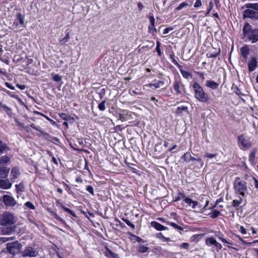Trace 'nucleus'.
<instances>
[{"label": "nucleus", "instance_id": "nucleus-1", "mask_svg": "<svg viewBox=\"0 0 258 258\" xmlns=\"http://www.w3.org/2000/svg\"><path fill=\"white\" fill-rule=\"evenodd\" d=\"M233 188L234 193L244 197L248 191V186L246 182L242 180L240 177H237L233 183Z\"/></svg>", "mask_w": 258, "mask_h": 258}, {"label": "nucleus", "instance_id": "nucleus-2", "mask_svg": "<svg viewBox=\"0 0 258 258\" xmlns=\"http://www.w3.org/2000/svg\"><path fill=\"white\" fill-rule=\"evenodd\" d=\"M194 91L195 97L199 101L203 103H208L210 100V97L203 88L197 82H195L192 85Z\"/></svg>", "mask_w": 258, "mask_h": 258}, {"label": "nucleus", "instance_id": "nucleus-3", "mask_svg": "<svg viewBox=\"0 0 258 258\" xmlns=\"http://www.w3.org/2000/svg\"><path fill=\"white\" fill-rule=\"evenodd\" d=\"M243 33L252 43L258 41V29H251V26L248 23L244 25Z\"/></svg>", "mask_w": 258, "mask_h": 258}, {"label": "nucleus", "instance_id": "nucleus-4", "mask_svg": "<svg viewBox=\"0 0 258 258\" xmlns=\"http://www.w3.org/2000/svg\"><path fill=\"white\" fill-rule=\"evenodd\" d=\"M15 223L14 215L9 212L4 213L0 218V224L2 226H10Z\"/></svg>", "mask_w": 258, "mask_h": 258}, {"label": "nucleus", "instance_id": "nucleus-5", "mask_svg": "<svg viewBox=\"0 0 258 258\" xmlns=\"http://www.w3.org/2000/svg\"><path fill=\"white\" fill-rule=\"evenodd\" d=\"M22 248V244L18 241L7 244V248L8 251L12 254L20 253Z\"/></svg>", "mask_w": 258, "mask_h": 258}, {"label": "nucleus", "instance_id": "nucleus-6", "mask_svg": "<svg viewBox=\"0 0 258 258\" xmlns=\"http://www.w3.org/2000/svg\"><path fill=\"white\" fill-rule=\"evenodd\" d=\"M21 254L23 257H35L38 255V251L35 247L28 246L21 251Z\"/></svg>", "mask_w": 258, "mask_h": 258}, {"label": "nucleus", "instance_id": "nucleus-7", "mask_svg": "<svg viewBox=\"0 0 258 258\" xmlns=\"http://www.w3.org/2000/svg\"><path fill=\"white\" fill-rule=\"evenodd\" d=\"M238 144L241 149L243 150L248 149L251 146V142L243 135L238 136Z\"/></svg>", "mask_w": 258, "mask_h": 258}, {"label": "nucleus", "instance_id": "nucleus-8", "mask_svg": "<svg viewBox=\"0 0 258 258\" xmlns=\"http://www.w3.org/2000/svg\"><path fill=\"white\" fill-rule=\"evenodd\" d=\"M206 244L208 246L214 245L216 247V250L219 252L222 248V245L218 242L216 239L213 237H210L206 239Z\"/></svg>", "mask_w": 258, "mask_h": 258}, {"label": "nucleus", "instance_id": "nucleus-9", "mask_svg": "<svg viewBox=\"0 0 258 258\" xmlns=\"http://www.w3.org/2000/svg\"><path fill=\"white\" fill-rule=\"evenodd\" d=\"M244 18H248L252 20L258 19V12L251 9L247 8L243 12Z\"/></svg>", "mask_w": 258, "mask_h": 258}, {"label": "nucleus", "instance_id": "nucleus-10", "mask_svg": "<svg viewBox=\"0 0 258 258\" xmlns=\"http://www.w3.org/2000/svg\"><path fill=\"white\" fill-rule=\"evenodd\" d=\"M3 201L5 205L7 206L13 207L17 204V202L14 198L7 195L3 196Z\"/></svg>", "mask_w": 258, "mask_h": 258}, {"label": "nucleus", "instance_id": "nucleus-11", "mask_svg": "<svg viewBox=\"0 0 258 258\" xmlns=\"http://www.w3.org/2000/svg\"><path fill=\"white\" fill-rule=\"evenodd\" d=\"M13 183L10 179L7 178H0V188L3 189H10L12 186Z\"/></svg>", "mask_w": 258, "mask_h": 258}, {"label": "nucleus", "instance_id": "nucleus-12", "mask_svg": "<svg viewBox=\"0 0 258 258\" xmlns=\"http://www.w3.org/2000/svg\"><path fill=\"white\" fill-rule=\"evenodd\" d=\"M10 169L6 166H0V178H6L8 177Z\"/></svg>", "mask_w": 258, "mask_h": 258}, {"label": "nucleus", "instance_id": "nucleus-13", "mask_svg": "<svg viewBox=\"0 0 258 258\" xmlns=\"http://www.w3.org/2000/svg\"><path fill=\"white\" fill-rule=\"evenodd\" d=\"M248 70L250 72L253 71L257 67V60L255 57H252L248 63Z\"/></svg>", "mask_w": 258, "mask_h": 258}, {"label": "nucleus", "instance_id": "nucleus-14", "mask_svg": "<svg viewBox=\"0 0 258 258\" xmlns=\"http://www.w3.org/2000/svg\"><path fill=\"white\" fill-rule=\"evenodd\" d=\"M20 175L19 169L17 167H14L12 169L11 172V179H15L17 178Z\"/></svg>", "mask_w": 258, "mask_h": 258}, {"label": "nucleus", "instance_id": "nucleus-15", "mask_svg": "<svg viewBox=\"0 0 258 258\" xmlns=\"http://www.w3.org/2000/svg\"><path fill=\"white\" fill-rule=\"evenodd\" d=\"M184 202L185 203L187 204L189 207H191L193 209L195 208L198 205V202L193 201L189 198H185Z\"/></svg>", "mask_w": 258, "mask_h": 258}, {"label": "nucleus", "instance_id": "nucleus-16", "mask_svg": "<svg viewBox=\"0 0 258 258\" xmlns=\"http://www.w3.org/2000/svg\"><path fill=\"white\" fill-rule=\"evenodd\" d=\"M151 225L152 227H154L156 230L159 231H162L167 229V227L162 225L156 221L152 222Z\"/></svg>", "mask_w": 258, "mask_h": 258}, {"label": "nucleus", "instance_id": "nucleus-17", "mask_svg": "<svg viewBox=\"0 0 258 258\" xmlns=\"http://www.w3.org/2000/svg\"><path fill=\"white\" fill-rule=\"evenodd\" d=\"M241 55L245 58L247 59L249 54V49L247 45L242 47L240 49Z\"/></svg>", "mask_w": 258, "mask_h": 258}, {"label": "nucleus", "instance_id": "nucleus-18", "mask_svg": "<svg viewBox=\"0 0 258 258\" xmlns=\"http://www.w3.org/2000/svg\"><path fill=\"white\" fill-rule=\"evenodd\" d=\"M206 86L207 87L214 90L217 89L218 87V84L216 82L211 80L207 81L206 83Z\"/></svg>", "mask_w": 258, "mask_h": 258}, {"label": "nucleus", "instance_id": "nucleus-19", "mask_svg": "<svg viewBox=\"0 0 258 258\" xmlns=\"http://www.w3.org/2000/svg\"><path fill=\"white\" fill-rule=\"evenodd\" d=\"M10 160V159L8 157L6 156H2L0 159V166H6Z\"/></svg>", "mask_w": 258, "mask_h": 258}, {"label": "nucleus", "instance_id": "nucleus-20", "mask_svg": "<svg viewBox=\"0 0 258 258\" xmlns=\"http://www.w3.org/2000/svg\"><path fill=\"white\" fill-rule=\"evenodd\" d=\"M243 199L241 197H239L238 199L234 200L232 202V205L235 208H238L242 203Z\"/></svg>", "mask_w": 258, "mask_h": 258}, {"label": "nucleus", "instance_id": "nucleus-21", "mask_svg": "<svg viewBox=\"0 0 258 258\" xmlns=\"http://www.w3.org/2000/svg\"><path fill=\"white\" fill-rule=\"evenodd\" d=\"M256 153V149H254L249 154V161L252 164H254Z\"/></svg>", "mask_w": 258, "mask_h": 258}, {"label": "nucleus", "instance_id": "nucleus-22", "mask_svg": "<svg viewBox=\"0 0 258 258\" xmlns=\"http://www.w3.org/2000/svg\"><path fill=\"white\" fill-rule=\"evenodd\" d=\"M164 85V82L161 81H158L156 83H150L147 85L146 86L154 87L156 88H160L161 86Z\"/></svg>", "mask_w": 258, "mask_h": 258}, {"label": "nucleus", "instance_id": "nucleus-23", "mask_svg": "<svg viewBox=\"0 0 258 258\" xmlns=\"http://www.w3.org/2000/svg\"><path fill=\"white\" fill-rule=\"evenodd\" d=\"M183 111L188 112V107L185 106H179L176 109V113L178 114H181Z\"/></svg>", "mask_w": 258, "mask_h": 258}, {"label": "nucleus", "instance_id": "nucleus-24", "mask_svg": "<svg viewBox=\"0 0 258 258\" xmlns=\"http://www.w3.org/2000/svg\"><path fill=\"white\" fill-rule=\"evenodd\" d=\"M15 186L17 193L24 191L25 186L23 182L20 183L19 184H16Z\"/></svg>", "mask_w": 258, "mask_h": 258}, {"label": "nucleus", "instance_id": "nucleus-25", "mask_svg": "<svg viewBox=\"0 0 258 258\" xmlns=\"http://www.w3.org/2000/svg\"><path fill=\"white\" fill-rule=\"evenodd\" d=\"M181 85V83L179 82H176L173 86L174 90L176 91V93L180 94L181 91L180 90V87Z\"/></svg>", "mask_w": 258, "mask_h": 258}, {"label": "nucleus", "instance_id": "nucleus-26", "mask_svg": "<svg viewBox=\"0 0 258 258\" xmlns=\"http://www.w3.org/2000/svg\"><path fill=\"white\" fill-rule=\"evenodd\" d=\"M181 159L184 161L189 162L191 161V156L189 152H186L181 157Z\"/></svg>", "mask_w": 258, "mask_h": 258}, {"label": "nucleus", "instance_id": "nucleus-27", "mask_svg": "<svg viewBox=\"0 0 258 258\" xmlns=\"http://www.w3.org/2000/svg\"><path fill=\"white\" fill-rule=\"evenodd\" d=\"M246 7L247 8L251 9L254 11L258 10V3L247 4L246 5Z\"/></svg>", "mask_w": 258, "mask_h": 258}, {"label": "nucleus", "instance_id": "nucleus-28", "mask_svg": "<svg viewBox=\"0 0 258 258\" xmlns=\"http://www.w3.org/2000/svg\"><path fill=\"white\" fill-rule=\"evenodd\" d=\"M148 250L149 247L143 245H140L138 248V251L141 253L147 252Z\"/></svg>", "mask_w": 258, "mask_h": 258}, {"label": "nucleus", "instance_id": "nucleus-29", "mask_svg": "<svg viewBox=\"0 0 258 258\" xmlns=\"http://www.w3.org/2000/svg\"><path fill=\"white\" fill-rule=\"evenodd\" d=\"M8 149V147L6 144L4 143L3 141L0 140V153H3L6 150Z\"/></svg>", "mask_w": 258, "mask_h": 258}, {"label": "nucleus", "instance_id": "nucleus-30", "mask_svg": "<svg viewBox=\"0 0 258 258\" xmlns=\"http://www.w3.org/2000/svg\"><path fill=\"white\" fill-rule=\"evenodd\" d=\"M191 5H192V3H190V5H189L187 2H184L181 3L179 5V6L176 8V10L179 11L186 6H191Z\"/></svg>", "mask_w": 258, "mask_h": 258}, {"label": "nucleus", "instance_id": "nucleus-31", "mask_svg": "<svg viewBox=\"0 0 258 258\" xmlns=\"http://www.w3.org/2000/svg\"><path fill=\"white\" fill-rule=\"evenodd\" d=\"M17 18L18 20L19 23L23 25L24 23V17L20 13H18L17 15Z\"/></svg>", "mask_w": 258, "mask_h": 258}, {"label": "nucleus", "instance_id": "nucleus-32", "mask_svg": "<svg viewBox=\"0 0 258 258\" xmlns=\"http://www.w3.org/2000/svg\"><path fill=\"white\" fill-rule=\"evenodd\" d=\"M70 34H69V33H68L66 34V36L60 40L59 42L61 44H63L65 43L68 42L69 40H70Z\"/></svg>", "mask_w": 258, "mask_h": 258}, {"label": "nucleus", "instance_id": "nucleus-33", "mask_svg": "<svg viewBox=\"0 0 258 258\" xmlns=\"http://www.w3.org/2000/svg\"><path fill=\"white\" fill-rule=\"evenodd\" d=\"M220 214V213L219 211L217 210H213L210 214V216L213 218H215L218 217Z\"/></svg>", "mask_w": 258, "mask_h": 258}, {"label": "nucleus", "instance_id": "nucleus-34", "mask_svg": "<svg viewBox=\"0 0 258 258\" xmlns=\"http://www.w3.org/2000/svg\"><path fill=\"white\" fill-rule=\"evenodd\" d=\"M180 72L182 76L186 79H188L191 76V74L189 73L188 72L181 70H180Z\"/></svg>", "mask_w": 258, "mask_h": 258}, {"label": "nucleus", "instance_id": "nucleus-35", "mask_svg": "<svg viewBox=\"0 0 258 258\" xmlns=\"http://www.w3.org/2000/svg\"><path fill=\"white\" fill-rule=\"evenodd\" d=\"M105 101H103L101 103H100L98 105V108L100 111H104L105 110Z\"/></svg>", "mask_w": 258, "mask_h": 258}, {"label": "nucleus", "instance_id": "nucleus-36", "mask_svg": "<svg viewBox=\"0 0 258 258\" xmlns=\"http://www.w3.org/2000/svg\"><path fill=\"white\" fill-rule=\"evenodd\" d=\"M220 52V50H219L218 52H215V53H212V52H209L207 53V56L208 57H216L219 54Z\"/></svg>", "mask_w": 258, "mask_h": 258}, {"label": "nucleus", "instance_id": "nucleus-37", "mask_svg": "<svg viewBox=\"0 0 258 258\" xmlns=\"http://www.w3.org/2000/svg\"><path fill=\"white\" fill-rule=\"evenodd\" d=\"M122 220L127 224V225L131 227L133 229H135V225L132 222H131L128 219L122 218Z\"/></svg>", "mask_w": 258, "mask_h": 258}, {"label": "nucleus", "instance_id": "nucleus-38", "mask_svg": "<svg viewBox=\"0 0 258 258\" xmlns=\"http://www.w3.org/2000/svg\"><path fill=\"white\" fill-rule=\"evenodd\" d=\"M62 209L66 211V212H68L69 213H70V214H71L72 216H73L74 217H76V214H75V213L72 211L71 209L64 207V206H61Z\"/></svg>", "mask_w": 258, "mask_h": 258}, {"label": "nucleus", "instance_id": "nucleus-39", "mask_svg": "<svg viewBox=\"0 0 258 258\" xmlns=\"http://www.w3.org/2000/svg\"><path fill=\"white\" fill-rule=\"evenodd\" d=\"M25 205L27 207V208L32 210H34L35 208L34 205L30 202H27Z\"/></svg>", "mask_w": 258, "mask_h": 258}, {"label": "nucleus", "instance_id": "nucleus-40", "mask_svg": "<svg viewBox=\"0 0 258 258\" xmlns=\"http://www.w3.org/2000/svg\"><path fill=\"white\" fill-rule=\"evenodd\" d=\"M113 253V252L110 250L108 248H106V250L104 252L105 256L108 258H111Z\"/></svg>", "mask_w": 258, "mask_h": 258}, {"label": "nucleus", "instance_id": "nucleus-41", "mask_svg": "<svg viewBox=\"0 0 258 258\" xmlns=\"http://www.w3.org/2000/svg\"><path fill=\"white\" fill-rule=\"evenodd\" d=\"M169 225L172 226L175 229H177L179 230H183V228L181 226L177 225L176 224L174 223L171 222L169 223Z\"/></svg>", "mask_w": 258, "mask_h": 258}, {"label": "nucleus", "instance_id": "nucleus-42", "mask_svg": "<svg viewBox=\"0 0 258 258\" xmlns=\"http://www.w3.org/2000/svg\"><path fill=\"white\" fill-rule=\"evenodd\" d=\"M53 79L55 82H60L62 80L61 77L58 74L54 75Z\"/></svg>", "mask_w": 258, "mask_h": 258}, {"label": "nucleus", "instance_id": "nucleus-43", "mask_svg": "<svg viewBox=\"0 0 258 258\" xmlns=\"http://www.w3.org/2000/svg\"><path fill=\"white\" fill-rule=\"evenodd\" d=\"M213 2L212 1H210L209 3V4L208 9L207 12L206 14V15H207L208 14H209L210 13L211 11L213 9Z\"/></svg>", "mask_w": 258, "mask_h": 258}, {"label": "nucleus", "instance_id": "nucleus-44", "mask_svg": "<svg viewBox=\"0 0 258 258\" xmlns=\"http://www.w3.org/2000/svg\"><path fill=\"white\" fill-rule=\"evenodd\" d=\"M202 6V2L201 0H196V2L194 5V7L198 8Z\"/></svg>", "mask_w": 258, "mask_h": 258}, {"label": "nucleus", "instance_id": "nucleus-45", "mask_svg": "<svg viewBox=\"0 0 258 258\" xmlns=\"http://www.w3.org/2000/svg\"><path fill=\"white\" fill-rule=\"evenodd\" d=\"M86 190L89 192H90L91 195H94V189L92 186L88 185L86 187Z\"/></svg>", "mask_w": 258, "mask_h": 258}, {"label": "nucleus", "instance_id": "nucleus-46", "mask_svg": "<svg viewBox=\"0 0 258 258\" xmlns=\"http://www.w3.org/2000/svg\"><path fill=\"white\" fill-rule=\"evenodd\" d=\"M217 156V154H210L209 153H206L205 154H204V157H206V158H215Z\"/></svg>", "mask_w": 258, "mask_h": 258}, {"label": "nucleus", "instance_id": "nucleus-47", "mask_svg": "<svg viewBox=\"0 0 258 258\" xmlns=\"http://www.w3.org/2000/svg\"><path fill=\"white\" fill-rule=\"evenodd\" d=\"M13 239V237H1L0 240L2 242H6Z\"/></svg>", "mask_w": 258, "mask_h": 258}, {"label": "nucleus", "instance_id": "nucleus-48", "mask_svg": "<svg viewBox=\"0 0 258 258\" xmlns=\"http://www.w3.org/2000/svg\"><path fill=\"white\" fill-rule=\"evenodd\" d=\"M149 31L151 33H153L154 32L156 31V29L155 28V25H150L148 27Z\"/></svg>", "mask_w": 258, "mask_h": 258}, {"label": "nucleus", "instance_id": "nucleus-49", "mask_svg": "<svg viewBox=\"0 0 258 258\" xmlns=\"http://www.w3.org/2000/svg\"><path fill=\"white\" fill-rule=\"evenodd\" d=\"M180 247L184 249H187L189 247V244L186 242H183L180 245Z\"/></svg>", "mask_w": 258, "mask_h": 258}, {"label": "nucleus", "instance_id": "nucleus-50", "mask_svg": "<svg viewBox=\"0 0 258 258\" xmlns=\"http://www.w3.org/2000/svg\"><path fill=\"white\" fill-rule=\"evenodd\" d=\"M0 108H3L6 111H9L10 110L8 107H7L5 104H3L2 103L1 104V105L0 106Z\"/></svg>", "mask_w": 258, "mask_h": 258}, {"label": "nucleus", "instance_id": "nucleus-51", "mask_svg": "<svg viewBox=\"0 0 258 258\" xmlns=\"http://www.w3.org/2000/svg\"><path fill=\"white\" fill-rule=\"evenodd\" d=\"M173 29V27L166 28L164 29V30L163 31V33L164 34H166L169 32V31L172 30Z\"/></svg>", "mask_w": 258, "mask_h": 258}, {"label": "nucleus", "instance_id": "nucleus-52", "mask_svg": "<svg viewBox=\"0 0 258 258\" xmlns=\"http://www.w3.org/2000/svg\"><path fill=\"white\" fill-rule=\"evenodd\" d=\"M149 20H150V22L151 23V25H155V19L154 18V17L153 16H150V18H149Z\"/></svg>", "mask_w": 258, "mask_h": 258}, {"label": "nucleus", "instance_id": "nucleus-53", "mask_svg": "<svg viewBox=\"0 0 258 258\" xmlns=\"http://www.w3.org/2000/svg\"><path fill=\"white\" fill-rule=\"evenodd\" d=\"M240 231L243 234H245L246 233V230L245 229V228L242 226H241L240 227Z\"/></svg>", "mask_w": 258, "mask_h": 258}, {"label": "nucleus", "instance_id": "nucleus-54", "mask_svg": "<svg viewBox=\"0 0 258 258\" xmlns=\"http://www.w3.org/2000/svg\"><path fill=\"white\" fill-rule=\"evenodd\" d=\"M5 85L7 87H8L9 88H10L11 90L15 89V87L13 86H12L11 84H10L9 83L6 82Z\"/></svg>", "mask_w": 258, "mask_h": 258}, {"label": "nucleus", "instance_id": "nucleus-55", "mask_svg": "<svg viewBox=\"0 0 258 258\" xmlns=\"http://www.w3.org/2000/svg\"><path fill=\"white\" fill-rule=\"evenodd\" d=\"M120 118L121 120L126 119H127V114H120Z\"/></svg>", "mask_w": 258, "mask_h": 258}, {"label": "nucleus", "instance_id": "nucleus-56", "mask_svg": "<svg viewBox=\"0 0 258 258\" xmlns=\"http://www.w3.org/2000/svg\"><path fill=\"white\" fill-rule=\"evenodd\" d=\"M220 240H221V241H222L223 242H224V243H228V244H231V245H232V243H231L228 241H227L225 239H224V238H220Z\"/></svg>", "mask_w": 258, "mask_h": 258}, {"label": "nucleus", "instance_id": "nucleus-57", "mask_svg": "<svg viewBox=\"0 0 258 258\" xmlns=\"http://www.w3.org/2000/svg\"><path fill=\"white\" fill-rule=\"evenodd\" d=\"M156 51H157L158 55H159V56L161 55L162 52L161 51L160 47H156Z\"/></svg>", "mask_w": 258, "mask_h": 258}, {"label": "nucleus", "instance_id": "nucleus-58", "mask_svg": "<svg viewBox=\"0 0 258 258\" xmlns=\"http://www.w3.org/2000/svg\"><path fill=\"white\" fill-rule=\"evenodd\" d=\"M138 7L140 11L142 10L144 8L143 4L141 3H139L138 4Z\"/></svg>", "mask_w": 258, "mask_h": 258}, {"label": "nucleus", "instance_id": "nucleus-59", "mask_svg": "<svg viewBox=\"0 0 258 258\" xmlns=\"http://www.w3.org/2000/svg\"><path fill=\"white\" fill-rule=\"evenodd\" d=\"M17 87H18L19 88H20L21 90H24L26 87L25 85H20L19 84H17Z\"/></svg>", "mask_w": 258, "mask_h": 258}, {"label": "nucleus", "instance_id": "nucleus-60", "mask_svg": "<svg viewBox=\"0 0 258 258\" xmlns=\"http://www.w3.org/2000/svg\"><path fill=\"white\" fill-rule=\"evenodd\" d=\"M30 126L37 131H40L39 127L35 126L34 123L31 124Z\"/></svg>", "mask_w": 258, "mask_h": 258}, {"label": "nucleus", "instance_id": "nucleus-61", "mask_svg": "<svg viewBox=\"0 0 258 258\" xmlns=\"http://www.w3.org/2000/svg\"><path fill=\"white\" fill-rule=\"evenodd\" d=\"M191 160L192 161H201V159L200 158H196L191 156Z\"/></svg>", "mask_w": 258, "mask_h": 258}, {"label": "nucleus", "instance_id": "nucleus-62", "mask_svg": "<svg viewBox=\"0 0 258 258\" xmlns=\"http://www.w3.org/2000/svg\"><path fill=\"white\" fill-rule=\"evenodd\" d=\"M199 75L203 80L205 79L204 74L203 73H199Z\"/></svg>", "mask_w": 258, "mask_h": 258}, {"label": "nucleus", "instance_id": "nucleus-63", "mask_svg": "<svg viewBox=\"0 0 258 258\" xmlns=\"http://www.w3.org/2000/svg\"><path fill=\"white\" fill-rule=\"evenodd\" d=\"M254 180V185L256 188H258V180L255 178H253Z\"/></svg>", "mask_w": 258, "mask_h": 258}, {"label": "nucleus", "instance_id": "nucleus-64", "mask_svg": "<svg viewBox=\"0 0 258 258\" xmlns=\"http://www.w3.org/2000/svg\"><path fill=\"white\" fill-rule=\"evenodd\" d=\"M111 258H119L118 255L113 252Z\"/></svg>", "mask_w": 258, "mask_h": 258}]
</instances>
